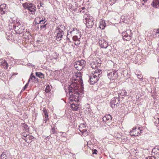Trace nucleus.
I'll use <instances>...</instances> for the list:
<instances>
[{
  "instance_id": "1",
  "label": "nucleus",
  "mask_w": 159,
  "mask_h": 159,
  "mask_svg": "<svg viewBox=\"0 0 159 159\" xmlns=\"http://www.w3.org/2000/svg\"><path fill=\"white\" fill-rule=\"evenodd\" d=\"M71 84L65 89L70 102L76 101L79 98V92L82 93L84 88L83 80L80 72L76 73L72 79Z\"/></svg>"
},
{
  "instance_id": "2",
  "label": "nucleus",
  "mask_w": 159,
  "mask_h": 159,
  "mask_svg": "<svg viewBox=\"0 0 159 159\" xmlns=\"http://www.w3.org/2000/svg\"><path fill=\"white\" fill-rule=\"evenodd\" d=\"M102 71L99 69L96 70L93 74L90 75L89 81L90 84H93L97 82L102 76Z\"/></svg>"
},
{
  "instance_id": "3",
  "label": "nucleus",
  "mask_w": 159,
  "mask_h": 159,
  "mask_svg": "<svg viewBox=\"0 0 159 159\" xmlns=\"http://www.w3.org/2000/svg\"><path fill=\"white\" fill-rule=\"evenodd\" d=\"M65 30V27L62 25H59L57 29V41L61 40L64 34V32Z\"/></svg>"
},
{
  "instance_id": "4",
  "label": "nucleus",
  "mask_w": 159,
  "mask_h": 159,
  "mask_svg": "<svg viewBox=\"0 0 159 159\" xmlns=\"http://www.w3.org/2000/svg\"><path fill=\"white\" fill-rule=\"evenodd\" d=\"M84 18L87 27L89 28H91L94 24L93 17L89 14H85L84 16Z\"/></svg>"
},
{
  "instance_id": "5",
  "label": "nucleus",
  "mask_w": 159,
  "mask_h": 159,
  "mask_svg": "<svg viewBox=\"0 0 159 159\" xmlns=\"http://www.w3.org/2000/svg\"><path fill=\"white\" fill-rule=\"evenodd\" d=\"M123 39L126 41H129L131 39V31L130 29L127 30L125 32L122 33Z\"/></svg>"
},
{
  "instance_id": "6",
  "label": "nucleus",
  "mask_w": 159,
  "mask_h": 159,
  "mask_svg": "<svg viewBox=\"0 0 159 159\" xmlns=\"http://www.w3.org/2000/svg\"><path fill=\"white\" fill-rule=\"evenodd\" d=\"M107 76L109 79L111 80H115L118 77L117 71L115 70H112L109 71L107 73Z\"/></svg>"
},
{
  "instance_id": "7",
  "label": "nucleus",
  "mask_w": 159,
  "mask_h": 159,
  "mask_svg": "<svg viewBox=\"0 0 159 159\" xmlns=\"http://www.w3.org/2000/svg\"><path fill=\"white\" fill-rule=\"evenodd\" d=\"M80 32L76 28H73L72 29H70L68 31L66 37L67 38L68 37H70L74 36L77 33H80Z\"/></svg>"
},
{
  "instance_id": "8",
  "label": "nucleus",
  "mask_w": 159,
  "mask_h": 159,
  "mask_svg": "<svg viewBox=\"0 0 159 159\" xmlns=\"http://www.w3.org/2000/svg\"><path fill=\"white\" fill-rule=\"evenodd\" d=\"M140 127H134L130 131V134L131 136H138L141 133L142 129Z\"/></svg>"
},
{
  "instance_id": "9",
  "label": "nucleus",
  "mask_w": 159,
  "mask_h": 159,
  "mask_svg": "<svg viewBox=\"0 0 159 159\" xmlns=\"http://www.w3.org/2000/svg\"><path fill=\"white\" fill-rule=\"evenodd\" d=\"M79 130L84 136L88 135L87 131L86 125L84 124H81L79 126Z\"/></svg>"
},
{
  "instance_id": "10",
  "label": "nucleus",
  "mask_w": 159,
  "mask_h": 159,
  "mask_svg": "<svg viewBox=\"0 0 159 159\" xmlns=\"http://www.w3.org/2000/svg\"><path fill=\"white\" fill-rule=\"evenodd\" d=\"M77 36H72L73 40L75 41V44L76 45H78L80 43V40L81 37V33H78Z\"/></svg>"
},
{
  "instance_id": "11",
  "label": "nucleus",
  "mask_w": 159,
  "mask_h": 159,
  "mask_svg": "<svg viewBox=\"0 0 159 159\" xmlns=\"http://www.w3.org/2000/svg\"><path fill=\"white\" fill-rule=\"evenodd\" d=\"M103 121L107 124H109L112 120V117L110 115H107L102 118Z\"/></svg>"
},
{
  "instance_id": "12",
  "label": "nucleus",
  "mask_w": 159,
  "mask_h": 159,
  "mask_svg": "<svg viewBox=\"0 0 159 159\" xmlns=\"http://www.w3.org/2000/svg\"><path fill=\"white\" fill-rule=\"evenodd\" d=\"M116 100H117L118 102L119 101V98L116 97H114L111 99V101L110 102V104L111 107H115L116 105V107L117 106L118 102H116Z\"/></svg>"
},
{
  "instance_id": "13",
  "label": "nucleus",
  "mask_w": 159,
  "mask_h": 159,
  "mask_svg": "<svg viewBox=\"0 0 159 159\" xmlns=\"http://www.w3.org/2000/svg\"><path fill=\"white\" fill-rule=\"evenodd\" d=\"M85 63L86 62L84 60H81L80 61H78L75 62L74 65V67L75 68H77L76 65H80V66H82L83 68Z\"/></svg>"
},
{
  "instance_id": "14",
  "label": "nucleus",
  "mask_w": 159,
  "mask_h": 159,
  "mask_svg": "<svg viewBox=\"0 0 159 159\" xmlns=\"http://www.w3.org/2000/svg\"><path fill=\"white\" fill-rule=\"evenodd\" d=\"M151 5L156 8H159V0H153Z\"/></svg>"
},
{
  "instance_id": "15",
  "label": "nucleus",
  "mask_w": 159,
  "mask_h": 159,
  "mask_svg": "<svg viewBox=\"0 0 159 159\" xmlns=\"http://www.w3.org/2000/svg\"><path fill=\"white\" fill-rule=\"evenodd\" d=\"M99 44L101 45V47L102 48H106L108 46V44L107 42L104 41V40L102 41L99 42Z\"/></svg>"
},
{
  "instance_id": "16",
  "label": "nucleus",
  "mask_w": 159,
  "mask_h": 159,
  "mask_svg": "<svg viewBox=\"0 0 159 159\" xmlns=\"http://www.w3.org/2000/svg\"><path fill=\"white\" fill-rule=\"evenodd\" d=\"M36 7L34 5L30 3V12L33 15H34L35 13Z\"/></svg>"
},
{
  "instance_id": "17",
  "label": "nucleus",
  "mask_w": 159,
  "mask_h": 159,
  "mask_svg": "<svg viewBox=\"0 0 159 159\" xmlns=\"http://www.w3.org/2000/svg\"><path fill=\"white\" fill-rule=\"evenodd\" d=\"M30 80L34 83H38L39 82L38 79L33 75V73H32L30 75Z\"/></svg>"
},
{
  "instance_id": "18",
  "label": "nucleus",
  "mask_w": 159,
  "mask_h": 159,
  "mask_svg": "<svg viewBox=\"0 0 159 159\" xmlns=\"http://www.w3.org/2000/svg\"><path fill=\"white\" fill-rule=\"evenodd\" d=\"M99 27L101 29H104L106 27V24L104 20H102L100 22Z\"/></svg>"
},
{
  "instance_id": "19",
  "label": "nucleus",
  "mask_w": 159,
  "mask_h": 159,
  "mask_svg": "<svg viewBox=\"0 0 159 159\" xmlns=\"http://www.w3.org/2000/svg\"><path fill=\"white\" fill-rule=\"evenodd\" d=\"M43 112L44 114L43 115V116L44 117L43 120L44 121H45V123H46L47 120H48V115L46 111L44 110Z\"/></svg>"
},
{
  "instance_id": "20",
  "label": "nucleus",
  "mask_w": 159,
  "mask_h": 159,
  "mask_svg": "<svg viewBox=\"0 0 159 159\" xmlns=\"http://www.w3.org/2000/svg\"><path fill=\"white\" fill-rule=\"evenodd\" d=\"M51 89H50V86L49 85H48L46 86V87L45 89V91L46 93L47 94V95H48V96H50L51 94Z\"/></svg>"
},
{
  "instance_id": "21",
  "label": "nucleus",
  "mask_w": 159,
  "mask_h": 159,
  "mask_svg": "<svg viewBox=\"0 0 159 159\" xmlns=\"http://www.w3.org/2000/svg\"><path fill=\"white\" fill-rule=\"evenodd\" d=\"M41 19L39 17H37L36 18L34 22L33 23V25H37L39 24V22L41 20Z\"/></svg>"
},
{
  "instance_id": "22",
  "label": "nucleus",
  "mask_w": 159,
  "mask_h": 159,
  "mask_svg": "<svg viewBox=\"0 0 159 159\" xmlns=\"http://www.w3.org/2000/svg\"><path fill=\"white\" fill-rule=\"evenodd\" d=\"M71 107L73 110L74 111H77L78 108V105L74 103H72L71 104Z\"/></svg>"
},
{
  "instance_id": "23",
  "label": "nucleus",
  "mask_w": 159,
  "mask_h": 159,
  "mask_svg": "<svg viewBox=\"0 0 159 159\" xmlns=\"http://www.w3.org/2000/svg\"><path fill=\"white\" fill-rule=\"evenodd\" d=\"M120 96H125L127 95V93L126 92L125 89H122L121 90V92L119 93Z\"/></svg>"
},
{
  "instance_id": "24",
  "label": "nucleus",
  "mask_w": 159,
  "mask_h": 159,
  "mask_svg": "<svg viewBox=\"0 0 159 159\" xmlns=\"http://www.w3.org/2000/svg\"><path fill=\"white\" fill-rule=\"evenodd\" d=\"M35 74L36 75L40 78H44V75L41 73L36 72L35 73Z\"/></svg>"
},
{
  "instance_id": "25",
  "label": "nucleus",
  "mask_w": 159,
  "mask_h": 159,
  "mask_svg": "<svg viewBox=\"0 0 159 159\" xmlns=\"http://www.w3.org/2000/svg\"><path fill=\"white\" fill-rule=\"evenodd\" d=\"M155 149L152 150V152H153L155 154L156 157H159V150H157V151H155Z\"/></svg>"
},
{
  "instance_id": "26",
  "label": "nucleus",
  "mask_w": 159,
  "mask_h": 159,
  "mask_svg": "<svg viewBox=\"0 0 159 159\" xmlns=\"http://www.w3.org/2000/svg\"><path fill=\"white\" fill-rule=\"evenodd\" d=\"M57 131V129L55 128L54 127H52L51 129V132L52 134H54L56 133Z\"/></svg>"
},
{
  "instance_id": "27",
  "label": "nucleus",
  "mask_w": 159,
  "mask_h": 159,
  "mask_svg": "<svg viewBox=\"0 0 159 159\" xmlns=\"http://www.w3.org/2000/svg\"><path fill=\"white\" fill-rule=\"evenodd\" d=\"M76 66H77V68H75L77 70H80L83 69L82 66H81L80 65H76Z\"/></svg>"
},
{
  "instance_id": "28",
  "label": "nucleus",
  "mask_w": 159,
  "mask_h": 159,
  "mask_svg": "<svg viewBox=\"0 0 159 159\" xmlns=\"http://www.w3.org/2000/svg\"><path fill=\"white\" fill-rule=\"evenodd\" d=\"M45 18H44V19H42V20L41 19V20L39 22V24L40 23L41 24H44L46 22V21H45Z\"/></svg>"
},
{
  "instance_id": "29",
  "label": "nucleus",
  "mask_w": 159,
  "mask_h": 159,
  "mask_svg": "<svg viewBox=\"0 0 159 159\" xmlns=\"http://www.w3.org/2000/svg\"><path fill=\"white\" fill-rule=\"evenodd\" d=\"M6 156L5 155L2 154L0 158L1 159H6Z\"/></svg>"
},
{
  "instance_id": "30",
  "label": "nucleus",
  "mask_w": 159,
  "mask_h": 159,
  "mask_svg": "<svg viewBox=\"0 0 159 159\" xmlns=\"http://www.w3.org/2000/svg\"><path fill=\"white\" fill-rule=\"evenodd\" d=\"M137 76L138 78L139 79H142L143 78V76L142 75H137Z\"/></svg>"
},
{
  "instance_id": "31",
  "label": "nucleus",
  "mask_w": 159,
  "mask_h": 159,
  "mask_svg": "<svg viewBox=\"0 0 159 159\" xmlns=\"http://www.w3.org/2000/svg\"><path fill=\"white\" fill-rule=\"evenodd\" d=\"M97 150L96 149H94V150H93V153L92 154H97Z\"/></svg>"
},
{
  "instance_id": "32",
  "label": "nucleus",
  "mask_w": 159,
  "mask_h": 159,
  "mask_svg": "<svg viewBox=\"0 0 159 159\" xmlns=\"http://www.w3.org/2000/svg\"><path fill=\"white\" fill-rule=\"evenodd\" d=\"M47 24H44L43 25H41L40 26V28L41 29H42L43 28L46 27Z\"/></svg>"
},
{
  "instance_id": "33",
  "label": "nucleus",
  "mask_w": 159,
  "mask_h": 159,
  "mask_svg": "<svg viewBox=\"0 0 159 159\" xmlns=\"http://www.w3.org/2000/svg\"><path fill=\"white\" fill-rule=\"evenodd\" d=\"M24 6L25 7V8H29V6H28V5H27V4H26L25 3L24 4Z\"/></svg>"
},
{
  "instance_id": "34",
  "label": "nucleus",
  "mask_w": 159,
  "mask_h": 159,
  "mask_svg": "<svg viewBox=\"0 0 159 159\" xmlns=\"http://www.w3.org/2000/svg\"><path fill=\"white\" fill-rule=\"evenodd\" d=\"M66 134L64 132L62 133V134H61L62 136L63 137H65L66 136Z\"/></svg>"
},
{
  "instance_id": "35",
  "label": "nucleus",
  "mask_w": 159,
  "mask_h": 159,
  "mask_svg": "<svg viewBox=\"0 0 159 159\" xmlns=\"http://www.w3.org/2000/svg\"><path fill=\"white\" fill-rule=\"evenodd\" d=\"M44 4L42 2H40L39 3V5L40 7H43Z\"/></svg>"
},
{
  "instance_id": "36",
  "label": "nucleus",
  "mask_w": 159,
  "mask_h": 159,
  "mask_svg": "<svg viewBox=\"0 0 159 159\" xmlns=\"http://www.w3.org/2000/svg\"><path fill=\"white\" fill-rule=\"evenodd\" d=\"M28 84V83L27 84H26L25 85V88H26L27 87V86Z\"/></svg>"
},
{
  "instance_id": "37",
  "label": "nucleus",
  "mask_w": 159,
  "mask_h": 159,
  "mask_svg": "<svg viewBox=\"0 0 159 159\" xmlns=\"http://www.w3.org/2000/svg\"><path fill=\"white\" fill-rule=\"evenodd\" d=\"M143 1L144 2H147V0H143Z\"/></svg>"
},
{
  "instance_id": "38",
  "label": "nucleus",
  "mask_w": 159,
  "mask_h": 159,
  "mask_svg": "<svg viewBox=\"0 0 159 159\" xmlns=\"http://www.w3.org/2000/svg\"><path fill=\"white\" fill-rule=\"evenodd\" d=\"M111 1H114V2H115V1H116V0H110Z\"/></svg>"
},
{
  "instance_id": "39",
  "label": "nucleus",
  "mask_w": 159,
  "mask_h": 159,
  "mask_svg": "<svg viewBox=\"0 0 159 159\" xmlns=\"http://www.w3.org/2000/svg\"><path fill=\"white\" fill-rule=\"evenodd\" d=\"M82 10H83L84 9V7H82Z\"/></svg>"
},
{
  "instance_id": "40",
  "label": "nucleus",
  "mask_w": 159,
  "mask_h": 159,
  "mask_svg": "<svg viewBox=\"0 0 159 159\" xmlns=\"http://www.w3.org/2000/svg\"><path fill=\"white\" fill-rule=\"evenodd\" d=\"M77 34H78V33H77V34H76L75 35H74L75 36H77V35H78Z\"/></svg>"
},
{
  "instance_id": "41",
  "label": "nucleus",
  "mask_w": 159,
  "mask_h": 159,
  "mask_svg": "<svg viewBox=\"0 0 159 159\" xmlns=\"http://www.w3.org/2000/svg\"><path fill=\"white\" fill-rule=\"evenodd\" d=\"M31 17H33V18L34 17V16H31Z\"/></svg>"
},
{
  "instance_id": "42",
  "label": "nucleus",
  "mask_w": 159,
  "mask_h": 159,
  "mask_svg": "<svg viewBox=\"0 0 159 159\" xmlns=\"http://www.w3.org/2000/svg\"><path fill=\"white\" fill-rule=\"evenodd\" d=\"M142 4L143 5H144L143 3Z\"/></svg>"
},
{
  "instance_id": "43",
  "label": "nucleus",
  "mask_w": 159,
  "mask_h": 159,
  "mask_svg": "<svg viewBox=\"0 0 159 159\" xmlns=\"http://www.w3.org/2000/svg\"><path fill=\"white\" fill-rule=\"evenodd\" d=\"M30 66H31V64H30Z\"/></svg>"
},
{
  "instance_id": "44",
  "label": "nucleus",
  "mask_w": 159,
  "mask_h": 159,
  "mask_svg": "<svg viewBox=\"0 0 159 159\" xmlns=\"http://www.w3.org/2000/svg\"><path fill=\"white\" fill-rule=\"evenodd\" d=\"M30 66H31V64H30Z\"/></svg>"
},
{
  "instance_id": "45",
  "label": "nucleus",
  "mask_w": 159,
  "mask_h": 159,
  "mask_svg": "<svg viewBox=\"0 0 159 159\" xmlns=\"http://www.w3.org/2000/svg\"><path fill=\"white\" fill-rule=\"evenodd\" d=\"M30 66H31V64H30Z\"/></svg>"
},
{
  "instance_id": "46",
  "label": "nucleus",
  "mask_w": 159,
  "mask_h": 159,
  "mask_svg": "<svg viewBox=\"0 0 159 159\" xmlns=\"http://www.w3.org/2000/svg\"><path fill=\"white\" fill-rule=\"evenodd\" d=\"M92 68H93V66H92Z\"/></svg>"
}]
</instances>
